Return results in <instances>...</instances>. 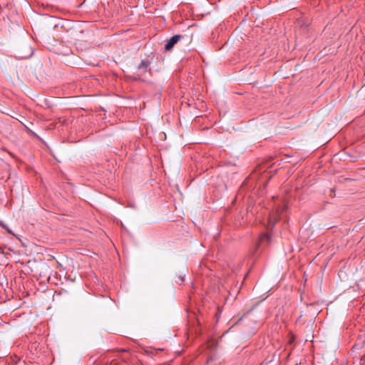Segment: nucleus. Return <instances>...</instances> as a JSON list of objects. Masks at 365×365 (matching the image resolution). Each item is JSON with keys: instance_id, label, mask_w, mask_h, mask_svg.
<instances>
[{"instance_id": "nucleus-1", "label": "nucleus", "mask_w": 365, "mask_h": 365, "mask_svg": "<svg viewBox=\"0 0 365 365\" xmlns=\"http://www.w3.org/2000/svg\"><path fill=\"white\" fill-rule=\"evenodd\" d=\"M182 38L180 35H175L172 36L165 45V49L166 51L171 50L173 46Z\"/></svg>"}, {"instance_id": "nucleus-2", "label": "nucleus", "mask_w": 365, "mask_h": 365, "mask_svg": "<svg viewBox=\"0 0 365 365\" xmlns=\"http://www.w3.org/2000/svg\"><path fill=\"white\" fill-rule=\"evenodd\" d=\"M148 65L149 62L148 61L143 60L140 64L138 66V68L139 71H140L141 73H144L147 71Z\"/></svg>"}, {"instance_id": "nucleus-4", "label": "nucleus", "mask_w": 365, "mask_h": 365, "mask_svg": "<svg viewBox=\"0 0 365 365\" xmlns=\"http://www.w3.org/2000/svg\"><path fill=\"white\" fill-rule=\"evenodd\" d=\"M267 240V241H269V235H267V234H263V235H261V237H260L259 242H263V241H264V240Z\"/></svg>"}, {"instance_id": "nucleus-8", "label": "nucleus", "mask_w": 365, "mask_h": 365, "mask_svg": "<svg viewBox=\"0 0 365 365\" xmlns=\"http://www.w3.org/2000/svg\"><path fill=\"white\" fill-rule=\"evenodd\" d=\"M363 360H364V362H365V356L363 358Z\"/></svg>"}, {"instance_id": "nucleus-3", "label": "nucleus", "mask_w": 365, "mask_h": 365, "mask_svg": "<svg viewBox=\"0 0 365 365\" xmlns=\"http://www.w3.org/2000/svg\"><path fill=\"white\" fill-rule=\"evenodd\" d=\"M278 220V218L274 216V215L269 216L268 220V227L270 229H272L277 221Z\"/></svg>"}, {"instance_id": "nucleus-6", "label": "nucleus", "mask_w": 365, "mask_h": 365, "mask_svg": "<svg viewBox=\"0 0 365 365\" xmlns=\"http://www.w3.org/2000/svg\"><path fill=\"white\" fill-rule=\"evenodd\" d=\"M0 226L5 229L9 233L12 234L11 230L3 222L0 221Z\"/></svg>"}, {"instance_id": "nucleus-5", "label": "nucleus", "mask_w": 365, "mask_h": 365, "mask_svg": "<svg viewBox=\"0 0 365 365\" xmlns=\"http://www.w3.org/2000/svg\"><path fill=\"white\" fill-rule=\"evenodd\" d=\"M0 226L5 229L9 233L12 234L11 230L3 222L0 221Z\"/></svg>"}, {"instance_id": "nucleus-7", "label": "nucleus", "mask_w": 365, "mask_h": 365, "mask_svg": "<svg viewBox=\"0 0 365 365\" xmlns=\"http://www.w3.org/2000/svg\"><path fill=\"white\" fill-rule=\"evenodd\" d=\"M178 280H176V282L182 283L184 282V275H179L178 277Z\"/></svg>"}]
</instances>
